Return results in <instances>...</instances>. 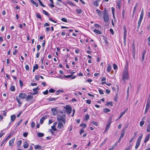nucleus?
<instances>
[{
  "label": "nucleus",
  "mask_w": 150,
  "mask_h": 150,
  "mask_svg": "<svg viewBox=\"0 0 150 150\" xmlns=\"http://www.w3.org/2000/svg\"><path fill=\"white\" fill-rule=\"evenodd\" d=\"M27 96L26 94L25 93H20L18 96V97L17 96L16 97V100L19 104V106L20 107L21 106V105L22 104V102L20 98L22 99H24L26 98Z\"/></svg>",
  "instance_id": "1"
},
{
  "label": "nucleus",
  "mask_w": 150,
  "mask_h": 150,
  "mask_svg": "<svg viewBox=\"0 0 150 150\" xmlns=\"http://www.w3.org/2000/svg\"><path fill=\"white\" fill-rule=\"evenodd\" d=\"M129 76L128 70L127 69H125L124 70L122 73V80L124 81H125L126 80L129 79Z\"/></svg>",
  "instance_id": "2"
},
{
  "label": "nucleus",
  "mask_w": 150,
  "mask_h": 150,
  "mask_svg": "<svg viewBox=\"0 0 150 150\" xmlns=\"http://www.w3.org/2000/svg\"><path fill=\"white\" fill-rule=\"evenodd\" d=\"M103 19L105 23L108 22L109 21L108 14L107 10L105 8L103 11Z\"/></svg>",
  "instance_id": "3"
},
{
  "label": "nucleus",
  "mask_w": 150,
  "mask_h": 150,
  "mask_svg": "<svg viewBox=\"0 0 150 150\" xmlns=\"http://www.w3.org/2000/svg\"><path fill=\"white\" fill-rule=\"evenodd\" d=\"M144 16V9L142 8L141 11V13L140 16L139 18L138 22V25L137 27L139 29V28L140 26L141 23L142 22V20Z\"/></svg>",
  "instance_id": "4"
},
{
  "label": "nucleus",
  "mask_w": 150,
  "mask_h": 150,
  "mask_svg": "<svg viewBox=\"0 0 150 150\" xmlns=\"http://www.w3.org/2000/svg\"><path fill=\"white\" fill-rule=\"evenodd\" d=\"M57 120L59 122H62L64 124L66 123V120L65 118L62 115H59L57 117Z\"/></svg>",
  "instance_id": "5"
},
{
  "label": "nucleus",
  "mask_w": 150,
  "mask_h": 150,
  "mask_svg": "<svg viewBox=\"0 0 150 150\" xmlns=\"http://www.w3.org/2000/svg\"><path fill=\"white\" fill-rule=\"evenodd\" d=\"M142 137V134L140 136H139L138 138L137 139L135 146V149H137L138 147L139 146Z\"/></svg>",
  "instance_id": "6"
},
{
  "label": "nucleus",
  "mask_w": 150,
  "mask_h": 150,
  "mask_svg": "<svg viewBox=\"0 0 150 150\" xmlns=\"http://www.w3.org/2000/svg\"><path fill=\"white\" fill-rule=\"evenodd\" d=\"M65 108L66 109V112L69 115L71 113L72 108L69 105H66Z\"/></svg>",
  "instance_id": "7"
},
{
  "label": "nucleus",
  "mask_w": 150,
  "mask_h": 150,
  "mask_svg": "<svg viewBox=\"0 0 150 150\" xmlns=\"http://www.w3.org/2000/svg\"><path fill=\"white\" fill-rule=\"evenodd\" d=\"M124 30V36L123 40L124 42H125L126 41V37L127 36V30L125 25H124L123 27Z\"/></svg>",
  "instance_id": "8"
},
{
  "label": "nucleus",
  "mask_w": 150,
  "mask_h": 150,
  "mask_svg": "<svg viewBox=\"0 0 150 150\" xmlns=\"http://www.w3.org/2000/svg\"><path fill=\"white\" fill-rule=\"evenodd\" d=\"M125 132V130L124 129H123L121 131L120 136L119 139L118 141V142L120 143V142L122 138L124 136Z\"/></svg>",
  "instance_id": "9"
},
{
  "label": "nucleus",
  "mask_w": 150,
  "mask_h": 150,
  "mask_svg": "<svg viewBox=\"0 0 150 150\" xmlns=\"http://www.w3.org/2000/svg\"><path fill=\"white\" fill-rule=\"evenodd\" d=\"M15 138L14 137L11 139L9 141V146L10 147H12L14 144V142L15 141Z\"/></svg>",
  "instance_id": "10"
},
{
  "label": "nucleus",
  "mask_w": 150,
  "mask_h": 150,
  "mask_svg": "<svg viewBox=\"0 0 150 150\" xmlns=\"http://www.w3.org/2000/svg\"><path fill=\"white\" fill-rule=\"evenodd\" d=\"M39 90V86H38L36 88H33V90L35 92H33V93H30V94H31L32 95H35V94H37L38 93V91H36L37 90Z\"/></svg>",
  "instance_id": "11"
},
{
  "label": "nucleus",
  "mask_w": 150,
  "mask_h": 150,
  "mask_svg": "<svg viewBox=\"0 0 150 150\" xmlns=\"http://www.w3.org/2000/svg\"><path fill=\"white\" fill-rule=\"evenodd\" d=\"M57 127L58 129H61L64 127V125L61 122H59Z\"/></svg>",
  "instance_id": "12"
},
{
  "label": "nucleus",
  "mask_w": 150,
  "mask_h": 150,
  "mask_svg": "<svg viewBox=\"0 0 150 150\" xmlns=\"http://www.w3.org/2000/svg\"><path fill=\"white\" fill-rule=\"evenodd\" d=\"M26 100L27 101H29L30 100H32L33 98V97L32 96L28 95L26 97Z\"/></svg>",
  "instance_id": "13"
},
{
  "label": "nucleus",
  "mask_w": 150,
  "mask_h": 150,
  "mask_svg": "<svg viewBox=\"0 0 150 150\" xmlns=\"http://www.w3.org/2000/svg\"><path fill=\"white\" fill-rule=\"evenodd\" d=\"M94 33L96 34H101L102 32L101 31L97 29H94L93 30Z\"/></svg>",
  "instance_id": "14"
},
{
  "label": "nucleus",
  "mask_w": 150,
  "mask_h": 150,
  "mask_svg": "<svg viewBox=\"0 0 150 150\" xmlns=\"http://www.w3.org/2000/svg\"><path fill=\"white\" fill-rule=\"evenodd\" d=\"M47 117L46 116H43L42 118L40 119V122L41 124H42L44 122V121L46 118Z\"/></svg>",
  "instance_id": "15"
},
{
  "label": "nucleus",
  "mask_w": 150,
  "mask_h": 150,
  "mask_svg": "<svg viewBox=\"0 0 150 150\" xmlns=\"http://www.w3.org/2000/svg\"><path fill=\"white\" fill-rule=\"evenodd\" d=\"M29 146L28 144L27 141H25L23 145V148L24 149H27Z\"/></svg>",
  "instance_id": "16"
},
{
  "label": "nucleus",
  "mask_w": 150,
  "mask_h": 150,
  "mask_svg": "<svg viewBox=\"0 0 150 150\" xmlns=\"http://www.w3.org/2000/svg\"><path fill=\"white\" fill-rule=\"evenodd\" d=\"M132 51L133 52H135V47L134 45V41L133 40L132 42Z\"/></svg>",
  "instance_id": "17"
},
{
  "label": "nucleus",
  "mask_w": 150,
  "mask_h": 150,
  "mask_svg": "<svg viewBox=\"0 0 150 150\" xmlns=\"http://www.w3.org/2000/svg\"><path fill=\"white\" fill-rule=\"evenodd\" d=\"M16 118L15 115H12L11 116V121L12 122H13Z\"/></svg>",
  "instance_id": "18"
},
{
  "label": "nucleus",
  "mask_w": 150,
  "mask_h": 150,
  "mask_svg": "<svg viewBox=\"0 0 150 150\" xmlns=\"http://www.w3.org/2000/svg\"><path fill=\"white\" fill-rule=\"evenodd\" d=\"M146 50H145L143 51V52L142 53V61H143L144 59L145 55L146 54Z\"/></svg>",
  "instance_id": "19"
},
{
  "label": "nucleus",
  "mask_w": 150,
  "mask_h": 150,
  "mask_svg": "<svg viewBox=\"0 0 150 150\" xmlns=\"http://www.w3.org/2000/svg\"><path fill=\"white\" fill-rule=\"evenodd\" d=\"M127 108L124 111H123V112H122L120 115L119 117L117 119V120H118L119 119L121 118L122 116V115L125 114V112L127 111Z\"/></svg>",
  "instance_id": "20"
},
{
  "label": "nucleus",
  "mask_w": 150,
  "mask_h": 150,
  "mask_svg": "<svg viewBox=\"0 0 150 150\" xmlns=\"http://www.w3.org/2000/svg\"><path fill=\"white\" fill-rule=\"evenodd\" d=\"M57 100V98H48L47 99V101L48 102H50L53 101H55Z\"/></svg>",
  "instance_id": "21"
},
{
  "label": "nucleus",
  "mask_w": 150,
  "mask_h": 150,
  "mask_svg": "<svg viewBox=\"0 0 150 150\" xmlns=\"http://www.w3.org/2000/svg\"><path fill=\"white\" fill-rule=\"evenodd\" d=\"M94 26L97 29H101V26L97 23L95 24Z\"/></svg>",
  "instance_id": "22"
},
{
  "label": "nucleus",
  "mask_w": 150,
  "mask_h": 150,
  "mask_svg": "<svg viewBox=\"0 0 150 150\" xmlns=\"http://www.w3.org/2000/svg\"><path fill=\"white\" fill-rule=\"evenodd\" d=\"M106 105L108 106H110L111 107H112L113 105L112 101L107 102Z\"/></svg>",
  "instance_id": "23"
},
{
  "label": "nucleus",
  "mask_w": 150,
  "mask_h": 150,
  "mask_svg": "<svg viewBox=\"0 0 150 150\" xmlns=\"http://www.w3.org/2000/svg\"><path fill=\"white\" fill-rule=\"evenodd\" d=\"M111 66L110 65H109L107 67V68L106 71L107 72H109L111 71Z\"/></svg>",
  "instance_id": "24"
},
{
  "label": "nucleus",
  "mask_w": 150,
  "mask_h": 150,
  "mask_svg": "<svg viewBox=\"0 0 150 150\" xmlns=\"http://www.w3.org/2000/svg\"><path fill=\"white\" fill-rule=\"evenodd\" d=\"M149 134H148L147 135L146 137V138L144 139V143H146L149 140Z\"/></svg>",
  "instance_id": "25"
},
{
  "label": "nucleus",
  "mask_w": 150,
  "mask_h": 150,
  "mask_svg": "<svg viewBox=\"0 0 150 150\" xmlns=\"http://www.w3.org/2000/svg\"><path fill=\"white\" fill-rule=\"evenodd\" d=\"M110 111V110L108 108H103V111L104 113H107V112H109Z\"/></svg>",
  "instance_id": "26"
},
{
  "label": "nucleus",
  "mask_w": 150,
  "mask_h": 150,
  "mask_svg": "<svg viewBox=\"0 0 150 150\" xmlns=\"http://www.w3.org/2000/svg\"><path fill=\"white\" fill-rule=\"evenodd\" d=\"M121 2L120 1H118L117 3V6L119 9L120 8Z\"/></svg>",
  "instance_id": "27"
},
{
  "label": "nucleus",
  "mask_w": 150,
  "mask_h": 150,
  "mask_svg": "<svg viewBox=\"0 0 150 150\" xmlns=\"http://www.w3.org/2000/svg\"><path fill=\"white\" fill-rule=\"evenodd\" d=\"M76 11L77 14H79L82 13V10L81 9H76Z\"/></svg>",
  "instance_id": "28"
},
{
  "label": "nucleus",
  "mask_w": 150,
  "mask_h": 150,
  "mask_svg": "<svg viewBox=\"0 0 150 150\" xmlns=\"http://www.w3.org/2000/svg\"><path fill=\"white\" fill-rule=\"evenodd\" d=\"M10 89V90L12 91L13 92L15 91V86L14 85H12L11 86Z\"/></svg>",
  "instance_id": "29"
},
{
  "label": "nucleus",
  "mask_w": 150,
  "mask_h": 150,
  "mask_svg": "<svg viewBox=\"0 0 150 150\" xmlns=\"http://www.w3.org/2000/svg\"><path fill=\"white\" fill-rule=\"evenodd\" d=\"M31 3L36 7H38V3L35 2L34 1H31Z\"/></svg>",
  "instance_id": "30"
},
{
  "label": "nucleus",
  "mask_w": 150,
  "mask_h": 150,
  "mask_svg": "<svg viewBox=\"0 0 150 150\" xmlns=\"http://www.w3.org/2000/svg\"><path fill=\"white\" fill-rule=\"evenodd\" d=\"M80 126L83 127L84 128L86 127L87 125L86 123H82L80 124Z\"/></svg>",
  "instance_id": "31"
},
{
  "label": "nucleus",
  "mask_w": 150,
  "mask_h": 150,
  "mask_svg": "<svg viewBox=\"0 0 150 150\" xmlns=\"http://www.w3.org/2000/svg\"><path fill=\"white\" fill-rule=\"evenodd\" d=\"M22 120H23L22 119H21L19 121L16 123V127H17L21 123Z\"/></svg>",
  "instance_id": "32"
},
{
  "label": "nucleus",
  "mask_w": 150,
  "mask_h": 150,
  "mask_svg": "<svg viewBox=\"0 0 150 150\" xmlns=\"http://www.w3.org/2000/svg\"><path fill=\"white\" fill-rule=\"evenodd\" d=\"M56 109L55 108H53L51 109V111L54 115L56 113Z\"/></svg>",
  "instance_id": "33"
},
{
  "label": "nucleus",
  "mask_w": 150,
  "mask_h": 150,
  "mask_svg": "<svg viewBox=\"0 0 150 150\" xmlns=\"http://www.w3.org/2000/svg\"><path fill=\"white\" fill-rule=\"evenodd\" d=\"M6 142H7V141H6V140H5V139H4V140L2 141V142L1 143V144L0 146H1V147H2V146H3V144H4V145H5V144H6Z\"/></svg>",
  "instance_id": "34"
},
{
  "label": "nucleus",
  "mask_w": 150,
  "mask_h": 150,
  "mask_svg": "<svg viewBox=\"0 0 150 150\" xmlns=\"http://www.w3.org/2000/svg\"><path fill=\"white\" fill-rule=\"evenodd\" d=\"M96 11L99 16H100L102 13V11H100L98 9H97L96 10Z\"/></svg>",
  "instance_id": "35"
},
{
  "label": "nucleus",
  "mask_w": 150,
  "mask_h": 150,
  "mask_svg": "<svg viewBox=\"0 0 150 150\" xmlns=\"http://www.w3.org/2000/svg\"><path fill=\"white\" fill-rule=\"evenodd\" d=\"M35 149H41L42 147L41 146L39 145H36L34 146Z\"/></svg>",
  "instance_id": "36"
},
{
  "label": "nucleus",
  "mask_w": 150,
  "mask_h": 150,
  "mask_svg": "<svg viewBox=\"0 0 150 150\" xmlns=\"http://www.w3.org/2000/svg\"><path fill=\"white\" fill-rule=\"evenodd\" d=\"M110 125H106V127H105V131H104V133H105L108 130V129H109Z\"/></svg>",
  "instance_id": "37"
},
{
  "label": "nucleus",
  "mask_w": 150,
  "mask_h": 150,
  "mask_svg": "<svg viewBox=\"0 0 150 150\" xmlns=\"http://www.w3.org/2000/svg\"><path fill=\"white\" fill-rule=\"evenodd\" d=\"M36 16L37 18H39V19H41L42 18V17L40 14L39 13H36Z\"/></svg>",
  "instance_id": "38"
},
{
  "label": "nucleus",
  "mask_w": 150,
  "mask_h": 150,
  "mask_svg": "<svg viewBox=\"0 0 150 150\" xmlns=\"http://www.w3.org/2000/svg\"><path fill=\"white\" fill-rule=\"evenodd\" d=\"M42 12L45 15H47L48 16H49L50 15L48 13L47 11H46L44 10H43Z\"/></svg>",
  "instance_id": "39"
},
{
  "label": "nucleus",
  "mask_w": 150,
  "mask_h": 150,
  "mask_svg": "<svg viewBox=\"0 0 150 150\" xmlns=\"http://www.w3.org/2000/svg\"><path fill=\"white\" fill-rule=\"evenodd\" d=\"M150 106V101L147 100L146 107L149 108Z\"/></svg>",
  "instance_id": "40"
},
{
  "label": "nucleus",
  "mask_w": 150,
  "mask_h": 150,
  "mask_svg": "<svg viewBox=\"0 0 150 150\" xmlns=\"http://www.w3.org/2000/svg\"><path fill=\"white\" fill-rule=\"evenodd\" d=\"M91 123L92 124H93V125H95L96 126H98V123H97V122H96V121H93L91 122Z\"/></svg>",
  "instance_id": "41"
},
{
  "label": "nucleus",
  "mask_w": 150,
  "mask_h": 150,
  "mask_svg": "<svg viewBox=\"0 0 150 150\" xmlns=\"http://www.w3.org/2000/svg\"><path fill=\"white\" fill-rule=\"evenodd\" d=\"M44 136V134L42 133H38V136L39 137H42Z\"/></svg>",
  "instance_id": "42"
},
{
  "label": "nucleus",
  "mask_w": 150,
  "mask_h": 150,
  "mask_svg": "<svg viewBox=\"0 0 150 150\" xmlns=\"http://www.w3.org/2000/svg\"><path fill=\"white\" fill-rule=\"evenodd\" d=\"M21 144V140H18L17 142V145L18 147H20Z\"/></svg>",
  "instance_id": "43"
},
{
  "label": "nucleus",
  "mask_w": 150,
  "mask_h": 150,
  "mask_svg": "<svg viewBox=\"0 0 150 150\" xmlns=\"http://www.w3.org/2000/svg\"><path fill=\"white\" fill-rule=\"evenodd\" d=\"M145 123V121L144 120H142L140 122V126L141 127H142L143 125Z\"/></svg>",
  "instance_id": "44"
},
{
  "label": "nucleus",
  "mask_w": 150,
  "mask_h": 150,
  "mask_svg": "<svg viewBox=\"0 0 150 150\" xmlns=\"http://www.w3.org/2000/svg\"><path fill=\"white\" fill-rule=\"evenodd\" d=\"M113 68L114 70L117 69H118V67L115 64H113Z\"/></svg>",
  "instance_id": "45"
},
{
  "label": "nucleus",
  "mask_w": 150,
  "mask_h": 150,
  "mask_svg": "<svg viewBox=\"0 0 150 150\" xmlns=\"http://www.w3.org/2000/svg\"><path fill=\"white\" fill-rule=\"evenodd\" d=\"M122 18L124 19L125 17V10L124 9H123L122 11Z\"/></svg>",
  "instance_id": "46"
},
{
  "label": "nucleus",
  "mask_w": 150,
  "mask_h": 150,
  "mask_svg": "<svg viewBox=\"0 0 150 150\" xmlns=\"http://www.w3.org/2000/svg\"><path fill=\"white\" fill-rule=\"evenodd\" d=\"M19 83L20 86L21 88L23 86V83L22 81L21 80H19Z\"/></svg>",
  "instance_id": "47"
},
{
  "label": "nucleus",
  "mask_w": 150,
  "mask_h": 150,
  "mask_svg": "<svg viewBox=\"0 0 150 150\" xmlns=\"http://www.w3.org/2000/svg\"><path fill=\"white\" fill-rule=\"evenodd\" d=\"M89 119V115L87 114L85 116V120H88Z\"/></svg>",
  "instance_id": "48"
},
{
  "label": "nucleus",
  "mask_w": 150,
  "mask_h": 150,
  "mask_svg": "<svg viewBox=\"0 0 150 150\" xmlns=\"http://www.w3.org/2000/svg\"><path fill=\"white\" fill-rule=\"evenodd\" d=\"M55 91L54 89H53V88H50L49 90V92L50 93H53L55 92Z\"/></svg>",
  "instance_id": "49"
},
{
  "label": "nucleus",
  "mask_w": 150,
  "mask_h": 150,
  "mask_svg": "<svg viewBox=\"0 0 150 150\" xmlns=\"http://www.w3.org/2000/svg\"><path fill=\"white\" fill-rule=\"evenodd\" d=\"M61 21L65 23H67V19L64 18H62L61 19Z\"/></svg>",
  "instance_id": "50"
},
{
  "label": "nucleus",
  "mask_w": 150,
  "mask_h": 150,
  "mask_svg": "<svg viewBox=\"0 0 150 150\" xmlns=\"http://www.w3.org/2000/svg\"><path fill=\"white\" fill-rule=\"evenodd\" d=\"M117 142H118V141L116 142L115 143V144L112 147H110L113 148V149H115V147H116V146H117Z\"/></svg>",
  "instance_id": "51"
},
{
  "label": "nucleus",
  "mask_w": 150,
  "mask_h": 150,
  "mask_svg": "<svg viewBox=\"0 0 150 150\" xmlns=\"http://www.w3.org/2000/svg\"><path fill=\"white\" fill-rule=\"evenodd\" d=\"M115 10V8L113 7L111 8V10H112V13L113 16L114 17H115V16H114Z\"/></svg>",
  "instance_id": "52"
},
{
  "label": "nucleus",
  "mask_w": 150,
  "mask_h": 150,
  "mask_svg": "<svg viewBox=\"0 0 150 150\" xmlns=\"http://www.w3.org/2000/svg\"><path fill=\"white\" fill-rule=\"evenodd\" d=\"M98 91L100 94L103 95L104 94L103 91L101 89H99L98 90Z\"/></svg>",
  "instance_id": "53"
},
{
  "label": "nucleus",
  "mask_w": 150,
  "mask_h": 150,
  "mask_svg": "<svg viewBox=\"0 0 150 150\" xmlns=\"http://www.w3.org/2000/svg\"><path fill=\"white\" fill-rule=\"evenodd\" d=\"M33 68L36 70L38 68V65L37 64H35V65L33 66Z\"/></svg>",
  "instance_id": "54"
},
{
  "label": "nucleus",
  "mask_w": 150,
  "mask_h": 150,
  "mask_svg": "<svg viewBox=\"0 0 150 150\" xmlns=\"http://www.w3.org/2000/svg\"><path fill=\"white\" fill-rule=\"evenodd\" d=\"M51 2V4H50V7L52 8H53L54 7V6L53 5V1H50Z\"/></svg>",
  "instance_id": "55"
},
{
  "label": "nucleus",
  "mask_w": 150,
  "mask_h": 150,
  "mask_svg": "<svg viewBox=\"0 0 150 150\" xmlns=\"http://www.w3.org/2000/svg\"><path fill=\"white\" fill-rule=\"evenodd\" d=\"M68 3L69 4H70L71 5L73 6H74V7L75 6V4L74 3H73L72 2H71L68 1Z\"/></svg>",
  "instance_id": "56"
},
{
  "label": "nucleus",
  "mask_w": 150,
  "mask_h": 150,
  "mask_svg": "<svg viewBox=\"0 0 150 150\" xmlns=\"http://www.w3.org/2000/svg\"><path fill=\"white\" fill-rule=\"evenodd\" d=\"M150 131V125H149L147 126L146 128V131L147 132H149Z\"/></svg>",
  "instance_id": "57"
},
{
  "label": "nucleus",
  "mask_w": 150,
  "mask_h": 150,
  "mask_svg": "<svg viewBox=\"0 0 150 150\" xmlns=\"http://www.w3.org/2000/svg\"><path fill=\"white\" fill-rule=\"evenodd\" d=\"M25 69L27 71H29V67L28 64H26L25 65Z\"/></svg>",
  "instance_id": "58"
},
{
  "label": "nucleus",
  "mask_w": 150,
  "mask_h": 150,
  "mask_svg": "<svg viewBox=\"0 0 150 150\" xmlns=\"http://www.w3.org/2000/svg\"><path fill=\"white\" fill-rule=\"evenodd\" d=\"M41 48V46L40 45H37V50L38 51H39L40 49Z\"/></svg>",
  "instance_id": "59"
},
{
  "label": "nucleus",
  "mask_w": 150,
  "mask_h": 150,
  "mask_svg": "<svg viewBox=\"0 0 150 150\" xmlns=\"http://www.w3.org/2000/svg\"><path fill=\"white\" fill-rule=\"evenodd\" d=\"M63 31H63L61 33V35L62 36H64L66 34V32L67 31V30H63Z\"/></svg>",
  "instance_id": "60"
},
{
  "label": "nucleus",
  "mask_w": 150,
  "mask_h": 150,
  "mask_svg": "<svg viewBox=\"0 0 150 150\" xmlns=\"http://www.w3.org/2000/svg\"><path fill=\"white\" fill-rule=\"evenodd\" d=\"M94 5H96V6H98V4L97 1H95L93 3Z\"/></svg>",
  "instance_id": "61"
},
{
  "label": "nucleus",
  "mask_w": 150,
  "mask_h": 150,
  "mask_svg": "<svg viewBox=\"0 0 150 150\" xmlns=\"http://www.w3.org/2000/svg\"><path fill=\"white\" fill-rule=\"evenodd\" d=\"M132 145H130L125 150H129L132 147Z\"/></svg>",
  "instance_id": "62"
},
{
  "label": "nucleus",
  "mask_w": 150,
  "mask_h": 150,
  "mask_svg": "<svg viewBox=\"0 0 150 150\" xmlns=\"http://www.w3.org/2000/svg\"><path fill=\"white\" fill-rule=\"evenodd\" d=\"M86 103L89 105L91 103V100H86Z\"/></svg>",
  "instance_id": "63"
},
{
  "label": "nucleus",
  "mask_w": 150,
  "mask_h": 150,
  "mask_svg": "<svg viewBox=\"0 0 150 150\" xmlns=\"http://www.w3.org/2000/svg\"><path fill=\"white\" fill-rule=\"evenodd\" d=\"M147 40L148 41V45H150V36L148 38Z\"/></svg>",
  "instance_id": "64"
}]
</instances>
